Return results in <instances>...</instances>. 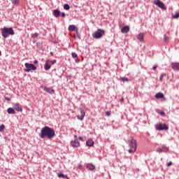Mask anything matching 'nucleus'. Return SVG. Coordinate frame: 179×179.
Returning a JSON list of instances; mask_svg holds the SVG:
<instances>
[{
  "mask_svg": "<svg viewBox=\"0 0 179 179\" xmlns=\"http://www.w3.org/2000/svg\"><path fill=\"white\" fill-rule=\"evenodd\" d=\"M39 136L41 138V139H44V138H48V139H52V138L55 136V131L54 129L45 126L41 129Z\"/></svg>",
  "mask_w": 179,
  "mask_h": 179,
  "instance_id": "obj_1",
  "label": "nucleus"
},
{
  "mask_svg": "<svg viewBox=\"0 0 179 179\" xmlns=\"http://www.w3.org/2000/svg\"><path fill=\"white\" fill-rule=\"evenodd\" d=\"M15 34V31L12 27H3L1 29V36L3 38H8L9 36H13Z\"/></svg>",
  "mask_w": 179,
  "mask_h": 179,
  "instance_id": "obj_2",
  "label": "nucleus"
},
{
  "mask_svg": "<svg viewBox=\"0 0 179 179\" xmlns=\"http://www.w3.org/2000/svg\"><path fill=\"white\" fill-rule=\"evenodd\" d=\"M104 33H106V31L101 29H98L96 31H95L93 34H92V37L93 38H101V37H103V36H104Z\"/></svg>",
  "mask_w": 179,
  "mask_h": 179,
  "instance_id": "obj_3",
  "label": "nucleus"
},
{
  "mask_svg": "<svg viewBox=\"0 0 179 179\" xmlns=\"http://www.w3.org/2000/svg\"><path fill=\"white\" fill-rule=\"evenodd\" d=\"M24 66H25V69H24V72H31V71H36V69H37V66L30 63H25Z\"/></svg>",
  "mask_w": 179,
  "mask_h": 179,
  "instance_id": "obj_4",
  "label": "nucleus"
},
{
  "mask_svg": "<svg viewBox=\"0 0 179 179\" xmlns=\"http://www.w3.org/2000/svg\"><path fill=\"white\" fill-rule=\"evenodd\" d=\"M130 149L128 150L129 153H135L136 152V141L131 139L129 143Z\"/></svg>",
  "mask_w": 179,
  "mask_h": 179,
  "instance_id": "obj_5",
  "label": "nucleus"
},
{
  "mask_svg": "<svg viewBox=\"0 0 179 179\" xmlns=\"http://www.w3.org/2000/svg\"><path fill=\"white\" fill-rule=\"evenodd\" d=\"M153 3L155 4L156 6H158V8H160V9H162V10H166L167 9V7H166L164 3L160 0H155Z\"/></svg>",
  "mask_w": 179,
  "mask_h": 179,
  "instance_id": "obj_6",
  "label": "nucleus"
},
{
  "mask_svg": "<svg viewBox=\"0 0 179 179\" xmlns=\"http://www.w3.org/2000/svg\"><path fill=\"white\" fill-rule=\"evenodd\" d=\"M155 128L157 131H167L169 126L166 124L159 123V124H156Z\"/></svg>",
  "mask_w": 179,
  "mask_h": 179,
  "instance_id": "obj_7",
  "label": "nucleus"
},
{
  "mask_svg": "<svg viewBox=\"0 0 179 179\" xmlns=\"http://www.w3.org/2000/svg\"><path fill=\"white\" fill-rule=\"evenodd\" d=\"M13 107L14 110H16V111H23L20 103H14L13 104Z\"/></svg>",
  "mask_w": 179,
  "mask_h": 179,
  "instance_id": "obj_8",
  "label": "nucleus"
},
{
  "mask_svg": "<svg viewBox=\"0 0 179 179\" xmlns=\"http://www.w3.org/2000/svg\"><path fill=\"white\" fill-rule=\"evenodd\" d=\"M85 115H86V113L83 109H80V115H77V118L80 120V121H83V118H85Z\"/></svg>",
  "mask_w": 179,
  "mask_h": 179,
  "instance_id": "obj_9",
  "label": "nucleus"
},
{
  "mask_svg": "<svg viewBox=\"0 0 179 179\" xmlns=\"http://www.w3.org/2000/svg\"><path fill=\"white\" fill-rule=\"evenodd\" d=\"M71 145L73 146V148H79L80 143H79L78 139L76 138L74 141H71Z\"/></svg>",
  "mask_w": 179,
  "mask_h": 179,
  "instance_id": "obj_10",
  "label": "nucleus"
},
{
  "mask_svg": "<svg viewBox=\"0 0 179 179\" xmlns=\"http://www.w3.org/2000/svg\"><path fill=\"white\" fill-rule=\"evenodd\" d=\"M43 90H44V92H46V93H49L50 94H54L55 93V90L50 87H43Z\"/></svg>",
  "mask_w": 179,
  "mask_h": 179,
  "instance_id": "obj_11",
  "label": "nucleus"
},
{
  "mask_svg": "<svg viewBox=\"0 0 179 179\" xmlns=\"http://www.w3.org/2000/svg\"><path fill=\"white\" fill-rule=\"evenodd\" d=\"M171 67L173 71H179V63L178 62H173L171 64Z\"/></svg>",
  "mask_w": 179,
  "mask_h": 179,
  "instance_id": "obj_12",
  "label": "nucleus"
},
{
  "mask_svg": "<svg viewBox=\"0 0 179 179\" xmlns=\"http://www.w3.org/2000/svg\"><path fill=\"white\" fill-rule=\"evenodd\" d=\"M45 71H50L51 69V64H50V60H46L44 66Z\"/></svg>",
  "mask_w": 179,
  "mask_h": 179,
  "instance_id": "obj_13",
  "label": "nucleus"
},
{
  "mask_svg": "<svg viewBox=\"0 0 179 179\" xmlns=\"http://www.w3.org/2000/svg\"><path fill=\"white\" fill-rule=\"evenodd\" d=\"M86 145H87V146L92 148V146H93V145H94V141L92 138L88 139L86 142Z\"/></svg>",
  "mask_w": 179,
  "mask_h": 179,
  "instance_id": "obj_14",
  "label": "nucleus"
},
{
  "mask_svg": "<svg viewBox=\"0 0 179 179\" xmlns=\"http://www.w3.org/2000/svg\"><path fill=\"white\" fill-rule=\"evenodd\" d=\"M128 31H129V27L128 26H124V27L122 28L121 29V32L123 34H126V33H128Z\"/></svg>",
  "mask_w": 179,
  "mask_h": 179,
  "instance_id": "obj_15",
  "label": "nucleus"
},
{
  "mask_svg": "<svg viewBox=\"0 0 179 179\" xmlns=\"http://www.w3.org/2000/svg\"><path fill=\"white\" fill-rule=\"evenodd\" d=\"M87 169H88V170H90L91 171H93V170L96 169V166L92 164H87Z\"/></svg>",
  "mask_w": 179,
  "mask_h": 179,
  "instance_id": "obj_16",
  "label": "nucleus"
},
{
  "mask_svg": "<svg viewBox=\"0 0 179 179\" xmlns=\"http://www.w3.org/2000/svg\"><path fill=\"white\" fill-rule=\"evenodd\" d=\"M145 34L143 33H141L137 36V38L138 40H139V41L142 42L143 41V37H144Z\"/></svg>",
  "mask_w": 179,
  "mask_h": 179,
  "instance_id": "obj_17",
  "label": "nucleus"
},
{
  "mask_svg": "<svg viewBox=\"0 0 179 179\" xmlns=\"http://www.w3.org/2000/svg\"><path fill=\"white\" fill-rule=\"evenodd\" d=\"M164 97V95L163 93L158 92L155 94V99H163Z\"/></svg>",
  "mask_w": 179,
  "mask_h": 179,
  "instance_id": "obj_18",
  "label": "nucleus"
},
{
  "mask_svg": "<svg viewBox=\"0 0 179 179\" xmlns=\"http://www.w3.org/2000/svg\"><path fill=\"white\" fill-rule=\"evenodd\" d=\"M57 177H59V178H66V179H69V178L68 177V176L64 175V173H57Z\"/></svg>",
  "mask_w": 179,
  "mask_h": 179,
  "instance_id": "obj_19",
  "label": "nucleus"
},
{
  "mask_svg": "<svg viewBox=\"0 0 179 179\" xmlns=\"http://www.w3.org/2000/svg\"><path fill=\"white\" fill-rule=\"evenodd\" d=\"M53 15L55 17H58L61 15V12L59 10H54Z\"/></svg>",
  "mask_w": 179,
  "mask_h": 179,
  "instance_id": "obj_20",
  "label": "nucleus"
},
{
  "mask_svg": "<svg viewBox=\"0 0 179 179\" xmlns=\"http://www.w3.org/2000/svg\"><path fill=\"white\" fill-rule=\"evenodd\" d=\"M76 30V26L71 24L69 26V31H75Z\"/></svg>",
  "mask_w": 179,
  "mask_h": 179,
  "instance_id": "obj_21",
  "label": "nucleus"
},
{
  "mask_svg": "<svg viewBox=\"0 0 179 179\" xmlns=\"http://www.w3.org/2000/svg\"><path fill=\"white\" fill-rule=\"evenodd\" d=\"M8 114H15L16 111H15V109L13 108H8L7 109Z\"/></svg>",
  "mask_w": 179,
  "mask_h": 179,
  "instance_id": "obj_22",
  "label": "nucleus"
},
{
  "mask_svg": "<svg viewBox=\"0 0 179 179\" xmlns=\"http://www.w3.org/2000/svg\"><path fill=\"white\" fill-rule=\"evenodd\" d=\"M173 19H178L179 18V13L176 12L175 15L172 16Z\"/></svg>",
  "mask_w": 179,
  "mask_h": 179,
  "instance_id": "obj_23",
  "label": "nucleus"
},
{
  "mask_svg": "<svg viewBox=\"0 0 179 179\" xmlns=\"http://www.w3.org/2000/svg\"><path fill=\"white\" fill-rule=\"evenodd\" d=\"M162 148V152H164L165 153H166V152H169V148L166 146H163Z\"/></svg>",
  "mask_w": 179,
  "mask_h": 179,
  "instance_id": "obj_24",
  "label": "nucleus"
},
{
  "mask_svg": "<svg viewBox=\"0 0 179 179\" xmlns=\"http://www.w3.org/2000/svg\"><path fill=\"white\" fill-rule=\"evenodd\" d=\"M64 9H65V10H69V4L68 3L64 4Z\"/></svg>",
  "mask_w": 179,
  "mask_h": 179,
  "instance_id": "obj_25",
  "label": "nucleus"
},
{
  "mask_svg": "<svg viewBox=\"0 0 179 179\" xmlns=\"http://www.w3.org/2000/svg\"><path fill=\"white\" fill-rule=\"evenodd\" d=\"M164 76H166V73H162L160 75V77H159L160 82H163V78H164Z\"/></svg>",
  "mask_w": 179,
  "mask_h": 179,
  "instance_id": "obj_26",
  "label": "nucleus"
},
{
  "mask_svg": "<svg viewBox=\"0 0 179 179\" xmlns=\"http://www.w3.org/2000/svg\"><path fill=\"white\" fill-rule=\"evenodd\" d=\"M157 113H158V114H160V115H164L165 114L164 111L160 110H157Z\"/></svg>",
  "mask_w": 179,
  "mask_h": 179,
  "instance_id": "obj_27",
  "label": "nucleus"
},
{
  "mask_svg": "<svg viewBox=\"0 0 179 179\" xmlns=\"http://www.w3.org/2000/svg\"><path fill=\"white\" fill-rule=\"evenodd\" d=\"M164 40L165 43H169V36H167L166 35H164Z\"/></svg>",
  "mask_w": 179,
  "mask_h": 179,
  "instance_id": "obj_28",
  "label": "nucleus"
},
{
  "mask_svg": "<svg viewBox=\"0 0 179 179\" xmlns=\"http://www.w3.org/2000/svg\"><path fill=\"white\" fill-rule=\"evenodd\" d=\"M71 57L73 58H78V54H76V52H71Z\"/></svg>",
  "mask_w": 179,
  "mask_h": 179,
  "instance_id": "obj_29",
  "label": "nucleus"
},
{
  "mask_svg": "<svg viewBox=\"0 0 179 179\" xmlns=\"http://www.w3.org/2000/svg\"><path fill=\"white\" fill-rule=\"evenodd\" d=\"M5 129V125L1 124L0 125V132H2Z\"/></svg>",
  "mask_w": 179,
  "mask_h": 179,
  "instance_id": "obj_30",
  "label": "nucleus"
},
{
  "mask_svg": "<svg viewBox=\"0 0 179 179\" xmlns=\"http://www.w3.org/2000/svg\"><path fill=\"white\" fill-rule=\"evenodd\" d=\"M122 80H123V82H129V79H128V78L123 77L122 78Z\"/></svg>",
  "mask_w": 179,
  "mask_h": 179,
  "instance_id": "obj_31",
  "label": "nucleus"
},
{
  "mask_svg": "<svg viewBox=\"0 0 179 179\" xmlns=\"http://www.w3.org/2000/svg\"><path fill=\"white\" fill-rule=\"evenodd\" d=\"M156 152H159V153H162V152H163V150H162V148H157V149L156 150Z\"/></svg>",
  "mask_w": 179,
  "mask_h": 179,
  "instance_id": "obj_32",
  "label": "nucleus"
},
{
  "mask_svg": "<svg viewBox=\"0 0 179 179\" xmlns=\"http://www.w3.org/2000/svg\"><path fill=\"white\" fill-rule=\"evenodd\" d=\"M13 3L17 5L19 3V0H12Z\"/></svg>",
  "mask_w": 179,
  "mask_h": 179,
  "instance_id": "obj_33",
  "label": "nucleus"
},
{
  "mask_svg": "<svg viewBox=\"0 0 179 179\" xmlns=\"http://www.w3.org/2000/svg\"><path fill=\"white\" fill-rule=\"evenodd\" d=\"M32 37L34 38L35 37H38V34L35 33L34 34H32Z\"/></svg>",
  "mask_w": 179,
  "mask_h": 179,
  "instance_id": "obj_34",
  "label": "nucleus"
},
{
  "mask_svg": "<svg viewBox=\"0 0 179 179\" xmlns=\"http://www.w3.org/2000/svg\"><path fill=\"white\" fill-rule=\"evenodd\" d=\"M106 115H107V117H110V115H111V112L110 111L106 112Z\"/></svg>",
  "mask_w": 179,
  "mask_h": 179,
  "instance_id": "obj_35",
  "label": "nucleus"
},
{
  "mask_svg": "<svg viewBox=\"0 0 179 179\" xmlns=\"http://www.w3.org/2000/svg\"><path fill=\"white\" fill-rule=\"evenodd\" d=\"M60 16H61L62 17H65V13H60Z\"/></svg>",
  "mask_w": 179,
  "mask_h": 179,
  "instance_id": "obj_36",
  "label": "nucleus"
},
{
  "mask_svg": "<svg viewBox=\"0 0 179 179\" xmlns=\"http://www.w3.org/2000/svg\"><path fill=\"white\" fill-rule=\"evenodd\" d=\"M171 164H173V162H169L167 164V166H168V167H170V166H171Z\"/></svg>",
  "mask_w": 179,
  "mask_h": 179,
  "instance_id": "obj_37",
  "label": "nucleus"
},
{
  "mask_svg": "<svg viewBox=\"0 0 179 179\" xmlns=\"http://www.w3.org/2000/svg\"><path fill=\"white\" fill-rule=\"evenodd\" d=\"M50 62H51V64L52 65H54V64H55V62H57V61L56 60H52V61H50Z\"/></svg>",
  "mask_w": 179,
  "mask_h": 179,
  "instance_id": "obj_38",
  "label": "nucleus"
},
{
  "mask_svg": "<svg viewBox=\"0 0 179 179\" xmlns=\"http://www.w3.org/2000/svg\"><path fill=\"white\" fill-rule=\"evenodd\" d=\"M156 68H157V66H153L152 67L153 71H156Z\"/></svg>",
  "mask_w": 179,
  "mask_h": 179,
  "instance_id": "obj_39",
  "label": "nucleus"
},
{
  "mask_svg": "<svg viewBox=\"0 0 179 179\" xmlns=\"http://www.w3.org/2000/svg\"><path fill=\"white\" fill-rule=\"evenodd\" d=\"M78 139H79L80 141H83V137H82V136H80V137L78 138Z\"/></svg>",
  "mask_w": 179,
  "mask_h": 179,
  "instance_id": "obj_40",
  "label": "nucleus"
},
{
  "mask_svg": "<svg viewBox=\"0 0 179 179\" xmlns=\"http://www.w3.org/2000/svg\"><path fill=\"white\" fill-rule=\"evenodd\" d=\"M34 64H38V61L34 60Z\"/></svg>",
  "mask_w": 179,
  "mask_h": 179,
  "instance_id": "obj_41",
  "label": "nucleus"
},
{
  "mask_svg": "<svg viewBox=\"0 0 179 179\" xmlns=\"http://www.w3.org/2000/svg\"><path fill=\"white\" fill-rule=\"evenodd\" d=\"M6 100H7L8 101H10V99L9 98H6Z\"/></svg>",
  "mask_w": 179,
  "mask_h": 179,
  "instance_id": "obj_42",
  "label": "nucleus"
},
{
  "mask_svg": "<svg viewBox=\"0 0 179 179\" xmlns=\"http://www.w3.org/2000/svg\"><path fill=\"white\" fill-rule=\"evenodd\" d=\"M76 62H79V59H76Z\"/></svg>",
  "mask_w": 179,
  "mask_h": 179,
  "instance_id": "obj_43",
  "label": "nucleus"
},
{
  "mask_svg": "<svg viewBox=\"0 0 179 179\" xmlns=\"http://www.w3.org/2000/svg\"><path fill=\"white\" fill-rule=\"evenodd\" d=\"M74 138L76 139L78 138V136L74 135Z\"/></svg>",
  "mask_w": 179,
  "mask_h": 179,
  "instance_id": "obj_44",
  "label": "nucleus"
},
{
  "mask_svg": "<svg viewBox=\"0 0 179 179\" xmlns=\"http://www.w3.org/2000/svg\"><path fill=\"white\" fill-rule=\"evenodd\" d=\"M50 54H51V55H52V52H51Z\"/></svg>",
  "mask_w": 179,
  "mask_h": 179,
  "instance_id": "obj_45",
  "label": "nucleus"
},
{
  "mask_svg": "<svg viewBox=\"0 0 179 179\" xmlns=\"http://www.w3.org/2000/svg\"><path fill=\"white\" fill-rule=\"evenodd\" d=\"M0 55H1V51H0Z\"/></svg>",
  "mask_w": 179,
  "mask_h": 179,
  "instance_id": "obj_46",
  "label": "nucleus"
}]
</instances>
